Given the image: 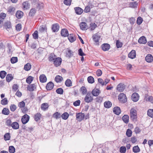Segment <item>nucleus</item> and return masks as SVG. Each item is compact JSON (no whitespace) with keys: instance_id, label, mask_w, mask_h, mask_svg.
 I'll return each mask as SVG.
<instances>
[{"instance_id":"nucleus-1","label":"nucleus","mask_w":153,"mask_h":153,"mask_svg":"<svg viewBox=\"0 0 153 153\" xmlns=\"http://www.w3.org/2000/svg\"><path fill=\"white\" fill-rule=\"evenodd\" d=\"M119 101L123 103L126 102L127 101V98L125 94L123 93H120L118 96Z\"/></svg>"},{"instance_id":"nucleus-2","label":"nucleus","mask_w":153,"mask_h":153,"mask_svg":"<svg viewBox=\"0 0 153 153\" xmlns=\"http://www.w3.org/2000/svg\"><path fill=\"white\" fill-rule=\"evenodd\" d=\"M93 100V98L90 93H87L84 99V101L86 102L89 103L91 102Z\"/></svg>"},{"instance_id":"nucleus-3","label":"nucleus","mask_w":153,"mask_h":153,"mask_svg":"<svg viewBox=\"0 0 153 153\" xmlns=\"http://www.w3.org/2000/svg\"><path fill=\"white\" fill-rule=\"evenodd\" d=\"M76 117L77 120L78 121L80 122L84 119L85 115L84 113L81 112L77 113H76Z\"/></svg>"},{"instance_id":"nucleus-4","label":"nucleus","mask_w":153,"mask_h":153,"mask_svg":"<svg viewBox=\"0 0 153 153\" xmlns=\"http://www.w3.org/2000/svg\"><path fill=\"white\" fill-rule=\"evenodd\" d=\"M29 119V116L27 114H25L22 117L21 120L22 123L25 124L28 122Z\"/></svg>"},{"instance_id":"nucleus-5","label":"nucleus","mask_w":153,"mask_h":153,"mask_svg":"<svg viewBox=\"0 0 153 153\" xmlns=\"http://www.w3.org/2000/svg\"><path fill=\"white\" fill-rule=\"evenodd\" d=\"M125 88V85L124 84L120 83L117 85V90L119 92H123Z\"/></svg>"},{"instance_id":"nucleus-6","label":"nucleus","mask_w":153,"mask_h":153,"mask_svg":"<svg viewBox=\"0 0 153 153\" xmlns=\"http://www.w3.org/2000/svg\"><path fill=\"white\" fill-rule=\"evenodd\" d=\"M92 37L94 41L96 43V45H99V40L100 38V36L98 35L97 33H96Z\"/></svg>"},{"instance_id":"nucleus-7","label":"nucleus","mask_w":153,"mask_h":153,"mask_svg":"<svg viewBox=\"0 0 153 153\" xmlns=\"http://www.w3.org/2000/svg\"><path fill=\"white\" fill-rule=\"evenodd\" d=\"M130 117L133 120L137 118V111L134 109H131L130 111Z\"/></svg>"},{"instance_id":"nucleus-8","label":"nucleus","mask_w":153,"mask_h":153,"mask_svg":"<svg viewBox=\"0 0 153 153\" xmlns=\"http://www.w3.org/2000/svg\"><path fill=\"white\" fill-rule=\"evenodd\" d=\"M62 59L60 57H56L53 61V64L56 67L59 66L61 64Z\"/></svg>"},{"instance_id":"nucleus-9","label":"nucleus","mask_w":153,"mask_h":153,"mask_svg":"<svg viewBox=\"0 0 153 153\" xmlns=\"http://www.w3.org/2000/svg\"><path fill=\"white\" fill-rule=\"evenodd\" d=\"M22 8L24 10H27L30 8V5L27 1L23 2L22 4Z\"/></svg>"},{"instance_id":"nucleus-10","label":"nucleus","mask_w":153,"mask_h":153,"mask_svg":"<svg viewBox=\"0 0 153 153\" xmlns=\"http://www.w3.org/2000/svg\"><path fill=\"white\" fill-rule=\"evenodd\" d=\"M138 3L136 1H132L128 4V7L133 8H136L138 6Z\"/></svg>"},{"instance_id":"nucleus-11","label":"nucleus","mask_w":153,"mask_h":153,"mask_svg":"<svg viewBox=\"0 0 153 153\" xmlns=\"http://www.w3.org/2000/svg\"><path fill=\"white\" fill-rule=\"evenodd\" d=\"M59 28V26L58 23L54 24L52 25V30L54 32H58Z\"/></svg>"},{"instance_id":"nucleus-12","label":"nucleus","mask_w":153,"mask_h":153,"mask_svg":"<svg viewBox=\"0 0 153 153\" xmlns=\"http://www.w3.org/2000/svg\"><path fill=\"white\" fill-rule=\"evenodd\" d=\"M101 47L103 51H108L110 48V46L108 44L104 43L102 45Z\"/></svg>"},{"instance_id":"nucleus-13","label":"nucleus","mask_w":153,"mask_h":153,"mask_svg":"<svg viewBox=\"0 0 153 153\" xmlns=\"http://www.w3.org/2000/svg\"><path fill=\"white\" fill-rule=\"evenodd\" d=\"M139 95L137 93H134L131 96V97L132 100L135 102H137L139 99Z\"/></svg>"},{"instance_id":"nucleus-14","label":"nucleus","mask_w":153,"mask_h":153,"mask_svg":"<svg viewBox=\"0 0 153 153\" xmlns=\"http://www.w3.org/2000/svg\"><path fill=\"white\" fill-rule=\"evenodd\" d=\"M61 34L62 36L67 37L68 36L69 33L68 30L65 28L62 29L61 31Z\"/></svg>"},{"instance_id":"nucleus-15","label":"nucleus","mask_w":153,"mask_h":153,"mask_svg":"<svg viewBox=\"0 0 153 153\" xmlns=\"http://www.w3.org/2000/svg\"><path fill=\"white\" fill-rule=\"evenodd\" d=\"M67 36L68 37V39L71 42H74L76 40L75 36L73 34H71L70 35H68V36Z\"/></svg>"},{"instance_id":"nucleus-16","label":"nucleus","mask_w":153,"mask_h":153,"mask_svg":"<svg viewBox=\"0 0 153 153\" xmlns=\"http://www.w3.org/2000/svg\"><path fill=\"white\" fill-rule=\"evenodd\" d=\"M27 88L29 91H32L36 89V86L34 84H31L30 85H28Z\"/></svg>"},{"instance_id":"nucleus-17","label":"nucleus","mask_w":153,"mask_h":153,"mask_svg":"<svg viewBox=\"0 0 153 153\" xmlns=\"http://www.w3.org/2000/svg\"><path fill=\"white\" fill-rule=\"evenodd\" d=\"M113 111L115 114L119 115L121 113V110L119 107L116 106L114 108Z\"/></svg>"},{"instance_id":"nucleus-18","label":"nucleus","mask_w":153,"mask_h":153,"mask_svg":"<svg viewBox=\"0 0 153 153\" xmlns=\"http://www.w3.org/2000/svg\"><path fill=\"white\" fill-rule=\"evenodd\" d=\"M145 60L148 62H151L153 61V57L151 54H148L145 57Z\"/></svg>"},{"instance_id":"nucleus-19","label":"nucleus","mask_w":153,"mask_h":153,"mask_svg":"<svg viewBox=\"0 0 153 153\" xmlns=\"http://www.w3.org/2000/svg\"><path fill=\"white\" fill-rule=\"evenodd\" d=\"M136 51L134 50H132L128 54V57L131 59H133L136 57Z\"/></svg>"},{"instance_id":"nucleus-20","label":"nucleus","mask_w":153,"mask_h":153,"mask_svg":"<svg viewBox=\"0 0 153 153\" xmlns=\"http://www.w3.org/2000/svg\"><path fill=\"white\" fill-rule=\"evenodd\" d=\"M56 57V56L54 54V53H52L49 55L48 58V60L51 62H53Z\"/></svg>"},{"instance_id":"nucleus-21","label":"nucleus","mask_w":153,"mask_h":153,"mask_svg":"<svg viewBox=\"0 0 153 153\" xmlns=\"http://www.w3.org/2000/svg\"><path fill=\"white\" fill-rule=\"evenodd\" d=\"M100 92V91L99 90L95 88L92 91L91 93L93 96L97 97L99 94Z\"/></svg>"},{"instance_id":"nucleus-22","label":"nucleus","mask_w":153,"mask_h":153,"mask_svg":"<svg viewBox=\"0 0 153 153\" xmlns=\"http://www.w3.org/2000/svg\"><path fill=\"white\" fill-rule=\"evenodd\" d=\"M44 5L43 3L40 2L36 4V8L39 10H41L44 8Z\"/></svg>"},{"instance_id":"nucleus-23","label":"nucleus","mask_w":153,"mask_h":153,"mask_svg":"<svg viewBox=\"0 0 153 153\" xmlns=\"http://www.w3.org/2000/svg\"><path fill=\"white\" fill-rule=\"evenodd\" d=\"M138 42L140 44H145L147 42V40L145 37L142 36L139 39Z\"/></svg>"},{"instance_id":"nucleus-24","label":"nucleus","mask_w":153,"mask_h":153,"mask_svg":"<svg viewBox=\"0 0 153 153\" xmlns=\"http://www.w3.org/2000/svg\"><path fill=\"white\" fill-rule=\"evenodd\" d=\"M53 83L52 82H50L47 84L46 88L47 90H50L53 88Z\"/></svg>"},{"instance_id":"nucleus-25","label":"nucleus","mask_w":153,"mask_h":153,"mask_svg":"<svg viewBox=\"0 0 153 153\" xmlns=\"http://www.w3.org/2000/svg\"><path fill=\"white\" fill-rule=\"evenodd\" d=\"M81 29L82 30H86L88 28L87 24L85 22H81L79 25Z\"/></svg>"},{"instance_id":"nucleus-26","label":"nucleus","mask_w":153,"mask_h":153,"mask_svg":"<svg viewBox=\"0 0 153 153\" xmlns=\"http://www.w3.org/2000/svg\"><path fill=\"white\" fill-rule=\"evenodd\" d=\"M16 16L18 19H20L23 16V13L22 11L18 10L16 13Z\"/></svg>"},{"instance_id":"nucleus-27","label":"nucleus","mask_w":153,"mask_h":153,"mask_svg":"<svg viewBox=\"0 0 153 153\" xmlns=\"http://www.w3.org/2000/svg\"><path fill=\"white\" fill-rule=\"evenodd\" d=\"M47 78L45 75L42 74L39 76V80L41 82L44 83L46 82Z\"/></svg>"},{"instance_id":"nucleus-28","label":"nucleus","mask_w":153,"mask_h":153,"mask_svg":"<svg viewBox=\"0 0 153 153\" xmlns=\"http://www.w3.org/2000/svg\"><path fill=\"white\" fill-rule=\"evenodd\" d=\"M14 129H17L19 128V125L18 123L17 122L13 123L11 126Z\"/></svg>"},{"instance_id":"nucleus-29","label":"nucleus","mask_w":153,"mask_h":153,"mask_svg":"<svg viewBox=\"0 0 153 153\" xmlns=\"http://www.w3.org/2000/svg\"><path fill=\"white\" fill-rule=\"evenodd\" d=\"M122 119L125 123H128L129 121V116L127 115H125L122 117Z\"/></svg>"},{"instance_id":"nucleus-30","label":"nucleus","mask_w":153,"mask_h":153,"mask_svg":"<svg viewBox=\"0 0 153 153\" xmlns=\"http://www.w3.org/2000/svg\"><path fill=\"white\" fill-rule=\"evenodd\" d=\"M104 107L106 108H109L111 106L112 103L109 101H105L104 103Z\"/></svg>"},{"instance_id":"nucleus-31","label":"nucleus","mask_w":153,"mask_h":153,"mask_svg":"<svg viewBox=\"0 0 153 153\" xmlns=\"http://www.w3.org/2000/svg\"><path fill=\"white\" fill-rule=\"evenodd\" d=\"M48 104L46 103L42 104L41 105V108L42 110L45 111L48 108Z\"/></svg>"},{"instance_id":"nucleus-32","label":"nucleus","mask_w":153,"mask_h":153,"mask_svg":"<svg viewBox=\"0 0 153 153\" xmlns=\"http://www.w3.org/2000/svg\"><path fill=\"white\" fill-rule=\"evenodd\" d=\"M62 80V77L59 75H57L56 76L55 79V81L57 83L60 82Z\"/></svg>"},{"instance_id":"nucleus-33","label":"nucleus","mask_w":153,"mask_h":153,"mask_svg":"<svg viewBox=\"0 0 153 153\" xmlns=\"http://www.w3.org/2000/svg\"><path fill=\"white\" fill-rule=\"evenodd\" d=\"M4 27L6 29L10 28L11 27L10 22L9 21L5 22L4 24Z\"/></svg>"},{"instance_id":"nucleus-34","label":"nucleus","mask_w":153,"mask_h":153,"mask_svg":"<svg viewBox=\"0 0 153 153\" xmlns=\"http://www.w3.org/2000/svg\"><path fill=\"white\" fill-rule=\"evenodd\" d=\"M41 115L39 113H37L34 116V119L36 121H38L40 120Z\"/></svg>"},{"instance_id":"nucleus-35","label":"nucleus","mask_w":153,"mask_h":153,"mask_svg":"<svg viewBox=\"0 0 153 153\" xmlns=\"http://www.w3.org/2000/svg\"><path fill=\"white\" fill-rule=\"evenodd\" d=\"M66 86L67 87H70L72 85V82L69 79H67L65 82Z\"/></svg>"},{"instance_id":"nucleus-36","label":"nucleus","mask_w":153,"mask_h":153,"mask_svg":"<svg viewBox=\"0 0 153 153\" xmlns=\"http://www.w3.org/2000/svg\"><path fill=\"white\" fill-rule=\"evenodd\" d=\"M69 116L68 114L66 112L64 113L61 116L62 118L65 120H67L68 117Z\"/></svg>"},{"instance_id":"nucleus-37","label":"nucleus","mask_w":153,"mask_h":153,"mask_svg":"<svg viewBox=\"0 0 153 153\" xmlns=\"http://www.w3.org/2000/svg\"><path fill=\"white\" fill-rule=\"evenodd\" d=\"M140 150V149L138 146H135L133 148V151L134 153L139 152Z\"/></svg>"},{"instance_id":"nucleus-38","label":"nucleus","mask_w":153,"mask_h":153,"mask_svg":"<svg viewBox=\"0 0 153 153\" xmlns=\"http://www.w3.org/2000/svg\"><path fill=\"white\" fill-rule=\"evenodd\" d=\"M13 78V77L11 74H8L6 77L7 81L8 82H10Z\"/></svg>"},{"instance_id":"nucleus-39","label":"nucleus","mask_w":153,"mask_h":153,"mask_svg":"<svg viewBox=\"0 0 153 153\" xmlns=\"http://www.w3.org/2000/svg\"><path fill=\"white\" fill-rule=\"evenodd\" d=\"M33 79V77L31 76H29L26 79V82L29 84H30Z\"/></svg>"},{"instance_id":"nucleus-40","label":"nucleus","mask_w":153,"mask_h":153,"mask_svg":"<svg viewBox=\"0 0 153 153\" xmlns=\"http://www.w3.org/2000/svg\"><path fill=\"white\" fill-rule=\"evenodd\" d=\"M31 65L29 63H27L25 65L24 69L25 70L28 71L30 70Z\"/></svg>"},{"instance_id":"nucleus-41","label":"nucleus","mask_w":153,"mask_h":153,"mask_svg":"<svg viewBox=\"0 0 153 153\" xmlns=\"http://www.w3.org/2000/svg\"><path fill=\"white\" fill-rule=\"evenodd\" d=\"M53 117L57 119L60 118L61 114L59 113L56 112L53 114Z\"/></svg>"},{"instance_id":"nucleus-42","label":"nucleus","mask_w":153,"mask_h":153,"mask_svg":"<svg viewBox=\"0 0 153 153\" xmlns=\"http://www.w3.org/2000/svg\"><path fill=\"white\" fill-rule=\"evenodd\" d=\"M10 136L9 133H6L4 135V140H10Z\"/></svg>"},{"instance_id":"nucleus-43","label":"nucleus","mask_w":153,"mask_h":153,"mask_svg":"<svg viewBox=\"0 0 153 153\" xmlns=\"http://www.w3.org/2000/svg\"><path fill=\"white\" fill-rule=\"evenodd\" d=\"M148 115L151 117H153V109H149L147 111Z\"/></svg>"},{"instance_id":"nucleus-44","label":"nucleus","mask_w":153,"mask_h":153,"mask_svg":"<svg viewBox=\"0 0 153 153\" xmlns=\"http://www.w3.org/2000/svg\"><path fill=\"white\" fill-rule=\"evenodd\" d=\"M7 74V73L6 71H2L0 72V77L2 79H4L5 76Z\"/></svg>"},{"instance_id":"nucleus-45","label":"nucleus","mask_w":153,"mask_h":153,"mask_svg":"<svg viewBox=\"0 0 153 153\" xmlns=\"http://www.w3.org/2000/svg\"><path fill=\"white\" fill-rule=\"evenodd\" d=\"M2 112L4 115H8L9 114V111L8 109L4 108L3 109Z\"/></svg>"},{"instance_id":"nucleus-46","label":"nucleus","mask_w":153,"mask_h":153,"mask_svg":"<svg viewBox=\"0 0 153 153\" xmlns=\"http://www.w3.org/2000/svg\"><path fill=\"white\" fill-rule=\"evenodd\" d=\"M56 92L60 94H63L64 91L63 89L61 88H59L56 90Z\"/></svg>"},{"instance_id":"nucleus-47","label":"nucleus","mask_w":153,"mask_h":153,"mask_svg":"<svg viewBox=\"0 0 153 153\" xmlns=\"http://www.w3.org/2000/svg\"><path fill=\"white\" fill-rule=\"evenodd\" d=\"M132 133L131 130L129 129H128L127 130L126 134L128 137H130L131 136Z\"/></svg>"},{"instance_id":"nucleus-48","label":"nucleus","mask_w":153,"mask_h":153,"mask_svg":"<svg viewBox=\"0 0 153 153\" xmlns=\"http://www.w3.org/2000/svg\"><path fill=\"white\" fill-rule=\"evenodd\" d=\"M94 6L92 3L89 2L88 5L85 7L84 10H90Z\"/></svg>"},{"instance_id":"nucleus-49","label":"nucleus","mask_w":153,"mask_h":153,"mask_svg":"<svg viewBox=\"0 0 153 153\" xmlns=\"http://www.w3.org/2000/svg\"><path fill=\"white\" fill-rule=\"evenodd\" d=\"M80 91L83 94H85L87 92V90L85 87L82 86L80 89Z\"/></svg>"},{"instance_id":"nucleus-50","label":"nucleus","mask_w":153,"mask_h":153,"mask_svg":"<svg viewBox=\"0 0 153 153\" xmlns=\"http://www.w3.org/2000/svg\"><path fill=\"white\" fill-rule=\"evenodd\" d=\"M18 61L17 57H13L10 59L11 62L12 64Z\"/></svg>"},{"instance_id":"nucleus-51","label":"nucleus","mask_w":153,"mask_h":153,"mask_svg":"<svg viewBox=\"0 0 153 153\" xmlns=\"http://www.w3.org/2000/svg\"><path fill=\"white\" fill-rule=\"evenodd\" d=\"M88 82L90 83H93L94 82V78L91 76L88 77Z\"/></svg>"},{"instance_id":"nucleus-52","label":"nucleus","mask_w":153,"mask_h":153,"mask_svg":"<svg viewBox=\"0 0 153 153\" xmlns=\"http://www.w3.org/2000/svg\"><path fill=\"white\" fill-rule=\"evenodd\" d=\"M116 46L117 48H120L122 47L123 43L120 42L119 40H117L116 42Z\"/></svg>"},{"instance_id":"nucleus-53","label":"nucleus","mask_w":153,"mask_h":153,"mask_svg":"<svg viewBox=\"0 0 153 153\" xmlns=\"http://www.w3.org/2000/svg\"><path fill=\"white\" fill-rule=\"evenodd\" d=\"M9 150L10 153H14L15 151V149L13 146H10L9 147Z\"/></svg>"},{"instance_id":"nucleus-54","label":"nucleus","mask_w":153,"mask_h":153,"mask_svg":"<svg viewBox=\"0 0 153 153\" xmlns=\"http://www.w3.org/2000/svg\"><path fill=\"white\" fill-rule=\"evenodd\" d=\"M126 151V148L125 146H122L120 149V152L121 153H125Z\"/></svg>"},{"instance_id":"nucleus-55","label":"nucleus","mask_w":153,"mask_h":153,"mask_svg":"<svg viewBox=\"0 0 153 153\" xmlns=\"http://www.w3.org/2000/svg\"><path fill=\"white\" fill-rule=\"evenodd\" d=\"M8 100L7 98H5L1 100V103L4 105H6L7 104Z\"/></svg>"},{"instance_id":"nucleus-56","label":"nucleus","mask_w":153,"mask_h":153,"mask_svg":"<svg viewBox=\"0 0 153 153\" xmlns=\"http://www.w3.org/2000/svg\"><path fill=\"white\" fill-rule=\"evenodd\" d=\"M25 106V102L23 101H22L19 102L18 105V106L21 108H24Z\"/></svg>"},{"instance_id":"nucleus-57","label":"nucleus","mask_w":153,"mask_h":153,"mask_svg":"<svg viewBox=\"0 0 153 153\" xmlns=\"http://www.w3.org/2000/svg\"><path fill=\"white\" fill-rule=\"evenodd\" d=\"M143 21L142 18L141 17L139 16L137 19V22L138 25H140L142 23Z\"/></svg>"},{"instance_id":"nucleus-58","label":"nucleus","mask_w":153,"mask_h":153,"mask_svg":"<svg viewBox=\"0 0 153 153\" xmlns=\"http://www.w3.org/2000/svg\"><path fill=\"white\" fill-rule=\"evenodd\" d=\"M97 25L95 23H91L90 24V28L91 30H94L95 28L97 27Z\"/></svg>"},{"instance_id":"nucleus-59","label":"nucleus","mask_w":153,"mask_h":153,"mask_svg":"<svg viewBox=\"0 0 153 153\" xmlns=\"http://www.w3.org/2000/svg\"><path fill=\"white\" fill-rule=\"evenodd\" d=\"M10 110L12 111H14L16 109V106L14 104L11 105L10 107Z\"/></svg>"},{"instance_id":"nucleus-60","label":"nucleus","mask_w":153,"mask_h":153,"mask_svg":"<svg viewBox=\"0 0 153 153\" xmlns=\"http://www.w3.org/2000/svg\"><path fill=\"white\" fill-rule=\"evenodd\" d=\"M34 39H36L38 38V31L35 30L32 34Z\"/></svg>"},{"instance_id":"nucleus-61","label":"nucleus","mask_w":153,"mask_h":153,"mask_svg":"<svg viewBox=\"0 0 153 153\" xmlns=\"http://www.w3.org/2000/svg\"><path fill=\"white\" fill-rule=\"evenodd\" d=\"M134 132L136 134H139L141 132V130L139 127H137L134 129Z\"/></svg>"},{"instance_id":"nucleus-62","label":"nucleus","mask_w":153,"mask_h":153,"mask_svg":"<svg viewBox=\"0 0 153 153\" xmlns=\"http://www.w3.org/2000/svg\"><path fill=\"white\" fill-rule=\"evenodd\" d=\"M71 2V0H64V4L67 5H70Z\"/></svg>"},{"instance_id":"nucleus-63","label":"nucleus","mask_w":153,"mask_h":153,"mask_svg":"<svg viewBox=\"0 0 153 153\" xmlns=\"http://www.w3.org/2000/svg\"><path fill=\"white\" fill-rule=\"evenodd\" d=\"M46 29V27L45 25H42L40 27L39 30L42 32H43Z\"/></svg>"},{"instance_id":"nucleus-64","label":"nucleus","mask_w":153,"mask_h":153,"mask_svg":"<svg viewBox=\"0 0 153 153\" xmlns=\"http://www.w3.org/2000/svg\"><path fill=\"white\" fill-rule=\"evenodd\" d=\"M80 101L79 100H78L74 102L73 105L75 106H79L80 105Z\"/></svg>"}]
</instances>
